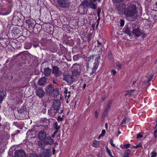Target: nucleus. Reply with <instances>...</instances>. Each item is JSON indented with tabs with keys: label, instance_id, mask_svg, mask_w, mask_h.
Returning <instances> with one entry per match:
<instances>
[{
	"label": "nucleus",
	"instance_id": "nucleus-44",
	"mask_svg": "<svg viewBox=\"0 0 157 157\" xmlns=\"http://www.w3.org/2000/svg\"><path fill=\"white\" fill-rule=\"evenodd\" d=\"M109 109L106 107L105 109V111L108 112H109Z\"/></svg>",
	"mask_w": 157,
	"mask_h": 157
},
{
	"label": "nucleus",
	"instance_id": "nucleus-38",
	"mask_svg": "<svg viewBox=\"0 0 157 157\" xmlns=\"http://www.w3.org/2000/svg\"><path fill=\"white\" fill-rule=\"evenodd\" d=\"M94 115L95 116V117L96 118H98V112L97 111H95V112L94 113Z\"/></svg>",
	"mask_w": 157,
	"mask_h": 157
},
{
	"label": "nucleus",
	"instance_id": "nucleus-53",
	"mask_svg": "<svg viewBox=\"0 0 157 157\" xmlns=\"http://www.w3.org/2000/svg\"><path fill=\"white\" fill-rule=\"evenodd\" d=\"M99 20H100V17H98V21H98V24L97 25V26H98V24H99V22H98V21H99Z\"/></svg>",
	"mask_w": 157,
	"mask_h": 157
},
{
	"label": "nucleus",
	"instance_id": "nucleus-39",
	"mask_svg": "<svg viewBox=\"0 0 157 157\" xmlns=\"http://www.w3.org/2000/svg\"><path fill=\"white\" fill-rule=\"evenodd\" d=\"M124 25V21L123 20H121V25L123 26Z\"/></svg>",
	"mask_w": 157,
	"mask_h": 157
},
{
	"label": "nucleus",
	"instance_id": "nucleus-4",
	"mask_svg": "<svg viewBox=\"0 0 157 157\" xmlns=\"http://www.w3.org/2000/svg\"><path fill=\"white\" fill-rule=\"evenodd\" d=\"M59 6L62 8H68L70 4L69 0H57Z\"/></svg>",
	"mask_w": 157,
	"mask_h": 157
},
{
	"label": "nucleus",
	"instance_id": "nucleus-19",
	"mask_svg": "<svg viewBox=\"0 0 157 157\" xmlns=\"http://www.w3.org/2000/svg\"><path fill=\"white\" fill-rule=\"evenodd\" d=\"M135 91V90H131L127 91L126 92L125 95L126 96H130L132 95H133V93H134V91Z\"/></svg>",
	"mask_w": 157,
	"mask_h": 157
},
{
	"label": "nucleus",
	"instance_id": "nucleus-15",
	"mask_svg": "<svg viewBox=\"0 0 157 157\" xmlns=\"http://www.w3.org/2000/svg\"><path fill=\"white\" fill-rule=\"evenodd\" d=\"M6 93L5 91H1L0 92V105L2 103L3 98L6 96ZM1 108V105H0V109Z\"/></svg>",
	"mask_w": 157,
	"mask_h": 157
},
{
	"label": "nucleus",
	"instance_id": "nucleus-29",
	"mask_svg": "<svg viewBox=\"0 0 157 157\" xmlns=\"http://www.w3.org/2000/svg\"><path fill=\"white\" fill-rule=\"evenodd\" d=\"M116 65L119 69L121 68V64L120 63L118 62H116Z\"/></svg>",
	"mask_w": 157,
	"mask_h": 157
},
{
	"label": "nucleus",
	"instance_id": "nucleus-52",
	"mask_svg": "<svg viewBox=\"0 0 157 157\" xmlns=\"http://www.w3.org/2000/svg\"><path fill=\"white\" fill-rule=\"evenodd\" d=\"M86 84H85L83 86V89H85L86 88Z\"/></svg>",
	"mask_w": 157,
	"mask_h": 157
},
{
	"label": "nucleus",
	"instance_id": "nucleus-7",
	"mask_svg": "<svg viewBox=\"0 0 157 157\" xmlns=\"http://www.w3.org/2000/svg\"><path fill=\"white\" fill-rule=\"evenodd\" d=\"M73 68H74L72 71V74L74 76L76 77L80 75V72L79 70L80 66L76 64L73 65Z\"/></svg>",
	"mask_w": 157,
	"mask_h": 157
},
{
	"label": "nucleus",
	"instance_id": "nucleus-1",
	"mask_svg": "<svg viewBox=\"0 0 157 157\" xmlns=\"http://www.w3.org/2000/svg\"><path fill=\"white\" fill-rule=\"evenodd\" d=\"M54 140L50 136H47L43 140H39L38 142V146L39 147L44 148L46 145H51L54 143Z\"/></svg>",
	"mask_w": 157,
	"mask_h": 157
},
{
	"label": "nucleus",
	"instance_id": "nucleus-51",
	"mask_svg": "<svg viewBox=\"0 0 157 157\" xmlns=\"http://www.w3.org/2000/svg\"><path fill=\"white\" fill-rule=\"evenodd\" d=\"M55 135L54 134H53L51 136L52 138H55Z\"/></svg>",
	"mask_w": 157,
	"mask_h": 157
},
{
	"label": "nucleus",
	"instance_id": "nucleus-64",
	"mask_svg": "<svg viewBox=\"0 0 157 157\" xmlns=\"http://www.w3.org/2000/svg\"><path fill=\"white\" fill-rule=\"evenodd\" d=\"M48 113H49V114L50 115L51 114L49 112H48Z\"/></svg>",
	"mask_w": 157,
	"mask_h": 157
},
{
	"label": "nucleus",
	"instance_id": "nucleus-26",
	"mask_svg": "<svg viewBox=\"0 0 157 157\" xmlns=\"http://www.w3.org/2000/svg\"><path fill=\"white\" fill-rule=\"evenodd\" d=\"M93 146L95 147H97L98 146V141L95 140L94 141Z\"/></svg>",
	"mask_w": 157,
	"mask_h": 157
},
{
	"label": "nucleus",
	"instance_id": "nucleus-59",
	"mask_svg": "<svg viewBox=\"0 0 157 157\" xmlns=\"http://www.w3.org/2000/svg\"><path fill=\"white\" fill-rule=\"evenodd\" d=\"M136 82V81H134V82H133V83H132V84H133V85H134V84H135Z\"/></svg>",
	"mask_w": 157,
	"mask_h": 157
},
{
	"label": "nucleus",
	"instance_id": "nucleus-31",
	"mask_svg": "<svg viewBox=\"0 0 157 157\" xmlns=\"http://www.w3.org/2000/svg\"><path fill=\"white\" fill-rule=\"evenodd\" d=\"M151 154V157H156L157 155V153L154 151L152 152Z\"/></svg>",
	"mask_w": 157,
	"mask_h": 157
},
{
	"label": "nucleus",
	"instance_id": "nucleus-6",
	"mask_svg": "<svg viewBox=\"0 0 157 157\" xmlns=\"http://www.w3.org/2000/svg\"><path fill=\"white\" fill-rule=\"evenodd\" d=\"M63 80L70 84L73 83L74 82L72 76L68 74H66L64 75Z\"/></svg>",
	"mask_w": 157,
	"mask_h": 157
},
{
	"label": "nucleus",
	"instance_id": "nucleus-21",
	"mask_svg": "<svg viewBox=\"0 0 157 157\" xmlns=\"http://www.w3.org/2000/svg\"><path fill=\"white\" fill-rule=\"evenodd\" d=\"M131 151L130 150L128 149L125 151L124 154V157H129V155L130 154Z\"/></svg>",
	"mask_w": 157,
	"mask_h": 157
},
{
	"label": "nucleus",
	"instance_id": "nucleus-3",
	"mask_svg": "<svg viewBox=\"0 0 157 157\" xmlns=\"http://www.w3.org/2000/svg\"><path fill=\"white\" fill-rule=\"evenodd\" d=\"M45 90L48 94L49 96L54 97L57 95L58 94V91L54 89L51 85H48L46 86Z\"/></svg>",
	"mask_w": 157,
	"mask_h": 157
},
{
	"label": "nucleus",
	"instance_id": "nucleus-22",
	"mask_svg": "<svg viewBox=\"0 0 157 157\" xmlns=\"http://www.w3.org/2000/svg\"><path fill=\"white\" fill-rule=\"evenodd\" d=\"M123 31L125 33L129 34L130 33V30L128 28L127 26H125L123 29Z\"/></svg>",
	"mask_w": 157,
	"mask_h": 157
},
{
	"label": "nucleus",
	"instance_id": "nucleus-16",
	"mask_svg": "<svg viewBox=\"0 0 157 157\" xmlns=\"http://www.w3.org/2000/svg\"><path fill=\"white\" fill-rule=\"evenodd\" d=\"M53 73L56 76H59L60 74L58 68L54 66L53 68Z\"/></svg>",
	"mask_w": 157,
	"mask_h": 157
},
{
	"label": "nucleus",
	"instance_id": "nucleus-42",
	"mask_svg": "<svg viewBox=\"0 0 157 157\" xmlns=\"http://www.w3.org/2000/svg\"><path fill=\"white\" fill-rule=\"evenodd\" d=\"M112 74L114 75L116 73V71L115 70H113L111 71Z\"/></svg>",
	"mask_w": 157,
	"mask_h": 157
},
{
	"label": "nucleus",
	"instance_id": "nucleus-49",
	"mask_svg": "<svg viewBox=\"0 0 157 157\" xmlns=\"http://www.w3.org/2000/svg\"><path fill=\"white\" fill-rule=\"evenodd\" d=\"M33 46L35 48H36L37 47H38L39 46V45L37 44V45H33Z\"/></svg>",
	"mask_w": 157,
	"mask_h": 157
},
{
	"label": "nucleus",
	"instance_id": "nucleus-34",
	"mask_svg": "<svg viewBox=\"0 0 157 157\" xmlns=\"http://www.w3.org/2000/svg\"><path fill=\"white\" fill-rule=\"evenodd\" d=\"M57 120L59 121H62L63 120V118L60 117V116H59L57 119Z\"/></svg>",
	"mask_w": 157,
	"mask_h": 157
},
{
	"label": "nucleus",
	"instance_id": "nucleus-14",
	"mask_svg": "<svg viewBox=\"0 0 157 157\" xmlns=\"http://www.w3.org/2000/svg\"><path fill=\"white\" fill-rule=\"evenodd\" d=\"M46 82V78L44 76L39 80L37 84L39 85L42 86L44 85Z\"/></svg>",
	"mask_w": 157,
	"mask_h": 157
},
{
	"label": "nucleus",
	"instance_id": "nucleus-18",
	"mask_svg": "<svg viewBox=\"0 0 157 157\" xmlns=\"http://www.w3.org/2000/svg\"><path fill=\"white\" fill-rule=\"evenodd\" d=\"M53 127L56 130H58L60 128V126L59 125L57 122L55 121L53 122Z\"/></svg>",
	"mask_w": 157,
	"mask_h": 157
},
{
	"label": "nucleus",
	"instance_id": "nucleus-55",
	"mask_svg": "<svg viewBox=\"0 0 157 157\" xmlns=\"http://www.w3.org/2000/svg\"><path fill=\"white\" fill-rule=\"evenodd\" d=\"M67 88H65V91H64V92H67Z\"/></svg>",
	"mask_w": 157,
	"mask_h": 157
},
{
	"label": "nucleus",
	"instance_id": "nucleus-61",
	"mask_svg": "<svg viewBox=\"0 0 157 157\" xmlns=\"http://www.w3.org/2000/svg\"><path fill=\"white\" fill-rule=\"evenodd\" d=\"M29 44V48H31V46L30 44Z\"/></svg>",
	"mask_w": 157,
	"mask_h": 157
},
{
	"label": "nucleus",
	"instance_id": "nucleus-40",
	"mask_svg": "<svg viewBox=\"0 0 157 157\" xmlns=\"http://www.w3.org/2000/svg\"><path fill=\"white\" fill-rule=\"evenodd\" d=\"M108 113V112H106V111L104 110L102 114V116L103 117H105V116H106Z\"/></svg>",
	"mask_w": 157,
	"mask_h": 157
},
{
	"label": "nucleus",
	"instance_id": "nucleus-8",
	"mask_svg": "<svg viewBox=\"0 0 157 157\" xmlns=\"http://www.w3.org/2000/svg\"><path fill=\"white\" fill-rule=\"evenodd\" d=\"M46 132L44 130L39 132L37 134L38 138L40 140H43L45 139L47 136Z\"/></svg>",
	"mask_w": 157,
	"mask_h": 157
},
{
	"label": "nucleus",
	"instance_id": "nucleus-30",
	"mask_svg": "<svg viewBox=\"0 0 157 157\" xmlns=\"http://www.w3.org/2000/svg\"><path fill=\"white\" fill-rule=\"evenodd\" d=\"M101 9L100 7H98L97 10V14L98 17H99L100 14L101 12Z\"/></svg>",
	"mask_w": 157,
	"mask_h": 157
},
{
	"label": "nucleus",
	"instance_id": "nucleus-11",
	"mask_svg": "<svg viewBox=\"0 0 157 157\" xmlns=\"http://www.w3.org/2000/svg\"><path fill=\"white\" fill-rule=\"evenodd\" d=\"M60 105V102L59 100H55L53 104V107L54 110L57 111L59 109Z\"/></svg>",
	"mask_w": 157,
	"mask_h": 157
},
{
	"label": "nucleus",
	"instance_id": "nucleus-58",
	"mask_svg": "<svg viewBox=\"0 0 157 157\" xmlns=\"http://www.w3.org/2000/svg\"><path fill=\"white\" fill-rule=\"evenodd\" d=\"M152 79V77L150 78V79H149V81H151V80Z\"/></svg>",
	"mask_w": 157,
	"mask_h": 157
},
{
	"label": "nucleus",
	"instance_id": "nucleus-25",
	"mask_svg": "<svg viewBox=\"0 0 157 157\" xmlns=\"http://www.w3.org/2000/svg\"><path fill=\"white\" fill-rule=\"evenodd\" d=\"M105 132H106L105 130H103L102 131L101 134L99 136L98 139H99L101 137L103 136L105 134Z\"/></svg>",
	"mask_w": 157,
	"mask_h": 157
},
{
	"label": "nucleus",
	"instance_id": "nucleus-27",
	"mask_svg": "<svg viewBox=\"0 0 157 157\" xmlns=\"http://www.w3.org/2000/svg\"><path fill=\"white\" fill-rule=\"evenodd\" d=\"M141 147H142V143H141L140 142V143H139L138 145H137L135 146H133L132 148L137 149V148H138Z\"/></svg>",
	"mask_w": 157,
	"mask_h": 157
},
{
	"label": "nucleus",
	"instance_id": "nucleus-37",
	"mask_svg": "<svg viewBox=\"0 0 157 157\" xmlns=\"http://www.w3.org/2000/svg\"><path fill=\"white\" fill-rule=\"evenodd\" d=\"M31 20H26V22L28 24H29V25H31Z\"/></svg>",
	"mask_w": 157,
	"mask_h": 157
},
{
	"label": "nucleus",
	"instance_id": "nucleus-43",
	"mask_svg": "<svg viewBox=\"0 0 157 157\" xmlns=\"http://www.w3.org/2000/svg\"><path fill=\"white\" fill-rule=\"evenodd\" d=\"M24 110L23 109H21L18 110V112L20 113H22L24 112Z\"/></svg>",
	"mask_w": 157,
	"mask_h": 157
},
{
	"label": "nucleus",
	"instance_id": "nucleus-50",
	"mask_svg": "<svg viewBox=\"0 0 157 157\" xmlns=\"http://www.w3.org/2000/svg\"><path fill=\"white\" fill-rule=\"evenodd\" d=\"M90 2H94L96 1V0H89Z\"/></svg>",
	"mask_w": 157,
	"mask_h": 157
},
{
	"label": "nucleus",
	"instance_id": "nucleus-35",
	"mask_svg": "<svg viewBox=\"0 0 157 157\" xmlns=\"http://www.w3.org/2000/svg\"><path fill=\"white\" fill-rule=\"evenodd\" d=\"M124 0H113V2L115 3H117L120 2H122Z\"/></svg>",
	"mask_w": 157,
	"mask_h": 157
},
{
	"label": "nucleus",
	"instance_id": "nucleus-12",
	"mask_svg": "<svg viewBox=\"0 0 157 157\" xmlns=\"http://www.w3.org/2000/svg\"><path fill=\"white\" fill-rule=\"evenodd\" d=\"M94 2H90L89 3L88 1H84V4L87 7H90V8L95 10L96 8V6L94 4Z\"/></svg>",
	"mask_w": 157,
	"mask_h": 157
},
{
	"label": "nucleus",
	"instance_id": "nucleus-63",
	"mask_svg": "<svg viewBox=\"0 0 157 157\" xmlns=\"http://www.w3.org/2000/svg\"><path fill=\"white\" fill-rule=\"evenodd\" d=\"M157 123L156 124L155 127V128H156V127H157Z\"/></svg>",
	"mask_w": 157,
	"mask_h": 157
},
{
	"label": "nucleus",
	"instance_id": "nucleus-56",
	"mask_svg": "<svg viewBox=\"0 0 157 157\" xmlns=\"http://www.w3.org/2000/svg\"><path fill=\"white\" fill-rule=\"evenodd\" d=\"M58 132V131H56L54 133H53V134H54V135H56V134Z\"/></svg>",
	"mask_w": 157,
	"mask_h": 157
},
{
	"label": "nucleus",
	"instance_id": "nucleus-13",
	"mask_svg": "<svg viewBox=\"0 0 157 157\" xmlns=\"http://www.w3.org/2000/svg\"><path fill=\"white\" fill-rule=\"evenodd\" d=\"M36 95L39 97H42L45 94V92L42 88L38 89L36 91Z\"/></svg>",
	"mask_w": 157,
	"mask_h": 157
},
{
	"label": "nucleus",
	"instance_id": "nucleus-62",
	"mask_svg": "<svg viewBox=\"0 0 157 157\" xmlns=\"http://www.w3.org/2000/svg\"><path fill=\"white\" fill-rule=\"evenodd\" d=\"M118 133L119 134H121V132L120 131H118Z\"/></svg>",
	"mask_w": 157,
	"mask_h": 157
},
{
	"label": "nucleus",
	"instance_id": "nucleus-60",
	"mask_svg": "<svg viewBox=\"0 0 157 157\" xmlns=\"http://www.w3.org/2000/svg\"><path fill=\"white\" fill-rule=\"evenodd\" d=\"M156 2H155V5L157 8V0H156Z\"/></svg>",
	"mask_w": 157,
	"mask_h": 157
},
{
	"label": "nucleus",
	"instance_id": "nucleus-45",
	"mask_svg": "<svg viewBox=\"0 0 157 157\" xmlns=\"http://www.w3.org/2000/svg\"><path fill=\"white\" fill-rule=\"evenodd\" d=\"M105 128L106 130H108V124L107 123H106L105 124Z\"/></svg>",
	"mask_w": 157,
	"mask_h": 157
},
{
	"label": "nucleus",
	"instance_id": "nucleus-9",
	"mask_svg": "<svg viewBox=\"0 0 157 157\" xmlns=\"http://www.w3.org/2000/svg\"><path fill=\"white\" fill-rule=\"evenodd\" d=\"M15 157H26L25 155L22 150H16L14 153Z\"/></svg>",
	"mask_w": 157,
	"mask_h": 157
},
{
	"label": "nucleus",
	"instance_id": "nucleus-23",
	"mask_svg": "<svg viewBox=\"0 0 157 157\" xmlns=\"http://www.w3.org/2000/svg\"><path fill=\"white\" fill-rule=\"evenodd\" d=\"M128 121L129 118L126 117L125 118L122 120L121 125H123L126 124L128 122Z\"/></svg>",
	"mask_w": 157,
	"mask_h": 157
},
{
	"label": "nucleus",
	"instance_id": "nucleus-33",
	"mask_svg": "<svg viewBox=\"0 0 157 157\" xmlns=\"http://www.w3.org/2000/svg\"><path fill=\"white\" fill-rule=\"evenodd\" d=\"M130 146V144H124L123 146L124 147L122 148H125L127 149L129 147V146Z\"/></svg>",
	"mask_w": 157,
	"mask_h": 157
},
{
	"label": "nucleus",
	"instance_id": "nucleus-20",
	"mask_svg": "<svg viewBox=\"0 0 157 157\" xmlns=\"http://www.w3.org/2000/svg\"><path fill=\"white\" fill-rule=\"evenodd\" d=\"M99 66V63L98 62L95 63L93 68L92 72L94 73L96 71L97 69Z\"/></svg>",
	"mask_w": 157,
	"mask_h": 157
},
{
	"label": "nucleus",
	"instance_id": "nucleus-54",
	"mask_svg": "<svg viewBox=\"0 0 157 157\" xmlns=\"http://www.w3.org/2000/svg\"><path fill=\"white\" fill-rule=\"evenodd\" d=\"M52 151H53V154H54L55 152V149L54 148H53V150H52Z\"/></svg>",
	"mask_w": 157,
	"mask_h": 157
},
{
	"label": "nucleus",
	"instance_id": "nucleus-48",
	"mask_svg": "<svg viewBox=\"0 0 157 157\" xmlns=\"http://www.w3.org/2000/svg\"><path fill=\"white\" fill-rule=\"evenodd\" d=\"M105 96L102 97L101 98V100H102V101H104L105 100Z\"/></svg>",
	"mask_w": 157,
	"mask_h": 157
},
{
	"label": "nucleus",
	"instance_id": "nucleus-46",
	"mask_svg": "<svg viewBox=\"0 0 157 157\" xmlns=\"http://www.w3.org/2000/svg\"><path fill=\"white\" fill-rule=\"evenodd\" d=\"M108 57L109 59H112V55H111L110 54V55H109L108 56Z\"/></svg>",
	"mask_w": 157,
	"mask_h": 157
},
{
	"label": "nucleus",
	"instance_id": "nucleus-57",
	"mask_svg": "<svg viewBox=\"0 0 157 157\" xmlns=\"http://www.w3.org/2000/svg\"><path fill=\"white\" fill-rule=\"evenodd\" d=\"M63 111V110H60V112H59V113H62Z\"/></svg>",
	"mask_w": 157,
	"mask_h": 157
},
{
	"label": "nucleus",
	"instance_id": "nucleus-5",
	"mask_svg": "<svg viewBox=\"0 0 157 157\" xmlns=\"http://www.w3.org/2000/svg\"><path fill=\"white\" fill-rule=\"evenodd\" d=\"M116 8H117V10L119 12V14L122 13H125V12L126 11V7L124 4H117L116 6Z\"/></svg>",
	"mask_w": 157,
	"mask_h": 157
},
{
	"label": "nucleus",
	"instance_id": "nucleus-17",
	"mask_svg": "<svg viewBox=\"0 0 157 157\" xmlns=\"http://www.w3.org/2000/svg\"><path fill=\"white\" fill-rule=\"evenodd\" d=\"M51 69L48 67L45 68L44 70V75L47 76H50L51 74Z\"/></svg>",
	"mask_w": 157,
	"mask_h": 157
},
{
	"label": "nucleus",
	"instance_id": "nucleus-36",
	"mask_svg": "<svg viewBox=\"0 0 157 157\" xmlns=\"http://www.w3.org/2000/svg\"><path fill=\"white\" fill-rule=\"evenodd\" d=\"M143 136L141 134L139 133L137 135L136 138L137 139H138L139 138H141Z\"/></svg>",
	"mask_w": 157,
	"mask_h": 157
},
{
	"label": "nucleus",
	"instance_id": "nucleus-10",
	"mask_svg": "<svg viewBox=\"0 0 157 157\" xmlns=\"http://www.w3.org/2000/svg\"><path fill=\"white\" fill-rule=\"evenodd\" d=\"M132 33L136 36L139 37L142 34V32L140 30L139 27H137L133 29L132 30Z\"/></svg>",
	"mask_w": 157,
	"mask_h": 157
},
{
	"label": "nucleus",
	"instance_id": "nucleus-41",
	"mask_svg": "<svg viewBox=\"0 0 157 157\" xmlns=\"http://www.w3.org/2000/svg\"><path fill=\"white\" fill-rule=\"evenodd\" d=\"M157 129H156L154 132V135L155 138H156L157 137Z\"/></svg>",
	"mask_w": 157,
	"mask_h": 157
},
{
	"label": "nucleus",
	"instance_id": "nucleus-24",
	"mask_svg": "<svg viewBox=\"0 0 157 157\" xmlns=\"http://www.w3.org/2000/svg\"><path fill=\"white\" fill-rule=\"evenodd\" d=\"M106 152L109 154V155L111 157H114L112 155L111 152L109 150V149L108 148L107 146L106 147Z\"/></svg>",
	"mask_w": 157,
	"mask_h": 157
},
{
	"label": "nucleus",
	"instance_id": "nucleus-2",
	"mask_svg": "<svg viewBox=\"0 0 157 157\" xmlns=\"http://www.w3.org/2000/svg\"><path fill=\"white\" fill-rule=\"evenodd\" d=\"M136 10L135 7L133 6H128L125 12V15L128 17H133L136 13Z\"/></svg>",
	"mask_w": 157,
	"mask_h": 157
},
{
	"label": "nucleus",
	"instance_id": "nucleus-47",
	"mask_svg": "<svg viewBox=\"0 0 157 157\" xmlns=\"http://www.w3.org/2000/svg\"><path fill=\"white\" fill-rule=\"evenodd\" d=\"M97 43H98V44L99 45H101V42H100L99 40H97Z\"/></svg>",
	"mask_w": 157,
	"mask_h": 157
},
{
	"label": "nucleus",
	"instance_id": "nucleus-28",
	"mask_svg": "<svg viewBox=\"0 0 157 157\" xmlns=\"http://www.w3.org/2000/svg\"><path fill=\"white\" fill-rule=\"evenodd\" d=\"M112 104V101H109L108 102V104L107 105V106L106 107H107V108L110 109V107L111 105Z\"/></svg>",
	"mask_w": 157,
	"mask_h": 157
},
{
	"label": "nucleus",
	"instance_id": "nucleus-32",
	"mask_svg": "<svg viewBox=\"0 0 157 157\" xmlns=\"http://www.w3.org/2000/svg\"><path fill=\"white\" fill-rule=\"evenodd\" d=\"M113 140H112V139H110V144H111V145L114 147H116V145L113 144Z\"/></svg>",
	"mask_w": 157,
	"mask_h": 157
}]
</instances>
